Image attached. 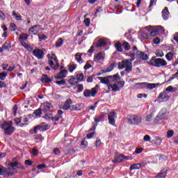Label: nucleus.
<instances>
[{
  "label": "nucleus",
  "instance_id": "1",
  "mask_svg": "<svg viewBox=\"0 0 178 178\" xmlns=\"http://www.w3.org/2000/svg\"><path fill=\"white\" fill-rule=\"evenodd\" d=\"M119 74H115L113 76H107L106 77L98 76V80H100L102 84H106L109 91L116 92L120 91V88L118 86V80H120Z\"/></svg>",
  "mask_w": 178,
  "mask_h": 178
},
{
  "label": "nucleus",
  "instance_id": "2",
  "mask_svg": "<svg viewBox=\"0 0 178 178\" xmlns=\"http://www.w3.org/2000/svg\"><path fill=\"white\" fill-rule=\"evenodd\" d=\"M0 127L4 130V134L6 135L12 134L15 131V127H13V122L12 121H5L0 125Z\"/></svg>",
  "mask_w": 178,
  "mask_h": 178
},
{
  "label": "nucleus",
  "instance_id": "3",
  "mask_svg": "<svg viewBox=\"0 0 178 178\" xmlns=\"http://www.w3.org/2000/svg\"><path fill=\"white\" fill-rule=\"evenodd\" d=\"M148 64L151 66H154L155 67H162L166 66L168 63L163 58H155L154 57H152L148 62Z\"/></svg>",
  "mask_w": 178,
  "mask_h": 178
},
{
  "label": "nucleus",
  "instance_id": "4",
  "mask_svg": "<svg viewBox=\"0 0 178 178\" xmlns=\"http://www.w3.org/2000/svg\"><path fill=\"white\" fill-rule=\"evenodd\" d=\"M118 67L121 70L125 68V72L130 73V72L133 70V64L131 63V61L129 60H122L121 63H118Z\"/></svg>",
  "mask_w": 178,
  "mask_h": 178
},
{
  "label": "nucleus",
  "instance_id": "5",
  "mask_svg": "<svg viewBox=\"0 0 178 178\" xmlns=\"http://www.w3.org/2000/svg\"><path fill=\"white\" fill-rule=\"evenodd\" d=\"M49 129V125L42 123L35 126L33 129L29 131V133L30 134H37V133H38V130H40V131H47V130Z\"/></svg>",
  "mask_w": 178,
  "mask_h": 178
},
{
  "label": "nucleus",
  "instance_id": "6",
  "mask_svg": "<svg viewBox=\"0 0 178 178\" xmlns=\"http://www.w3.org/2000/svg\"><path fill=\"white\" fill-rule=\"evenodd\" d=\"M145 29L146 30H148V31H150V35L152 37L158 35V34H163V33H165V29H163V26H156L152 31L148 29V27H145Z\"/></svg>",
  "mask_w": 178,
  "mask_h": 178
},
{
  "label": "nucleus",
  "instance_id": "7",
  "mask_svg": "<svg viewBox=\"0 0 178 178\" xmlns=\"http://www.w3.org/2000/svg\"><path fill=\"white\" fill-rule=\"evenodd\" d=\"M98 85H96L95 88H92V90L86 89L83 92V95L86 98H88L89 97H95L97 92H98Z\"/></svg>",
  "mask_w": 178,
  "mask_h": 178
},
{
  "label": "nucleus",
  "instance_id": "8",
  "mask_svg": "<svg viewBox=\"0 0 178 178\" xmlns=\"http://www.w3.org/2000/svg\"><path fill=\"white\" fill-rule=\"evenodd\" d=\"M141 116L138 115H131L128 118V122L131 124H138L139 123H141Z\"/></svg>",
  "mask_w": 178,
  "mask_h": 178
},
{
  "label": "nucleus",
  "instance_id": "9",
  "mask_svg": "<svg viewBox=\"0 0 178 178\" xmlns=\"http://www.w3.org/2000/svg\"><path fill=\"white\" fill-rule=\"evenodd\" d=\"M136 86H138L140 87V88H148L149 90H153V88H155V87L158 86V83H148L147 82H143L138 83H136Z\"/></svg>",
  "mask_w": 178,
  "mask_h": 178
},
{
  "label": "nucleus",
  "instance_id": "10",
  "mask_svg": "<svg viewBox=\"0 0 178 178\" xmlns=\"http://www.w3.org/2000/svg\"><path fill=\"white\" fill-rule=\"evenodd\" d=\"M32 54L37 59H44V51L42 49H38V47H36L33 51H32Z\"/></svg>",
  "mask_w": 178,
  "mask_h": 178
},
{
  "label": "nucleus",
  "instance_id": "11",
  "mask_svg": "<svg viewBox=\"0 0 178 178\" xmlns=\"http://www.w3.org/2000/svg\"><path fill=\"white\" fill-rule=\"evenodd\" d=\"M116 118V113L115 111L110 112L108 117L109 124H111V126H116V124H115L116 122V121L115 120Z\"/></svg>",
  "mask_w": 178,
  "mask_h": 178
},
{
  "label": "nucleus",
  "instance_id": "12",
  "mask_svg": "<svg viewBox=\"0 0 178 178\" xmlns=\"http://www.w3.org/2000/svg\"><path fill=\"white\" fill-rule=\"evenodd\" d=\"M129 158L124 154H118L115 156V159L112 161L113 163H119L123 162V161H127Z\"/></svg>",
  "mask_w": 178,
  "mask_h": 178
},
{
  "label": "nucleus",
  "instance_id": "13",
  "mask_svg": "<svg viewBox=\"0 0 178 178\" xmlns=\"http://www.w3.org/2000/svg\"><path fill=\"white\" fill-rule=\"evenodd\" d=\"M66 76H67V70H61L58 74L54 75V79L56 80H62L65 79Z\"/></svg>",
  "mask_w": 178,
  "mask_h": 178
},
{
  "label": "nucleus",
  "instance_id": "14",
  "mask_svg": "<svg viewBox=\"0 0 178 178\" xmlns=\"http://www.w3.org/2000/svg\"><path fill=\"white\" fill-rule=\"evenodd\" d=\"M136 58L138 62L141 60H147L148 59V55L144 52L136 53Z\"/></svg>",
  "mask_w": 178,
  "mask_h": 178
},
{
  "label": "nucleus",
  "instance_id": "15",
  "mask_svg": "<svg viewBox=\"0 0 178 178\" xmlns=\"http://www.w3.org/2000/svg\"><path fill=\"white\" fill-rule=\"evenodd\" d=\"M15 172H12L8 170L5 167L0 165V176H4V175H8V176H13Z\"/></svg>",
  "mask_w": 178,
  "mask_h": 178
},
{
  "label": "nucleus",
  "instance_id": "16",
  "mask_svg": "<svg viewBox=\"0 0 178 178\" xmlns=\"http://www.w3.org/2000/svg\"><path fill=\"white\" fill-rule=\"evenodd\" d=\"M105 59V53L99 52L94 56L95 62H101Z\"/></svg>",
  "mask_w": 178,
  "mask_h": 178
},
{
  "label": "nucleus",
  "instance_id": "17",
  "mask_svg": "<svg viewBox=\"0 0 178 178\" xmlns=\"http://www.w3.org/2000/svg\"><path fill=\"white\" fill-rule=\"evenodd\" d=\"M170 13H169V9L168 7H165L164 9L162 10V17L163 20H168L169 19V16Z\"/></svg>",
  "mask_w": 178,
  "mask_h": 178
},
{
  "label": "nucleus",
  "instance_id": "18",
  "mask_svg": "<svg viewBox=\"0 0 178 178\" xmlns=\"http://www.w3.org/2000/svg\"><path fill=\"white\" fill-rule=\"evenodd\" d=\"M165 116H166V113H163L162 111H161L155 118L154 123H158L159 121L165 119Z\"/></svg>",
  "mask_w": 178,
  "mask_h": 178
},
{
  "label": "nucleus",
  "instance_id": "19",
  "mask_svg": "<svg viewBox=\"0 0 178 178\" xmlns=\"http://www.w3.org/2000/svg\"><path fill=\"white\" fill-rule=\"evenodd\" d=\"M72 99H69L65 102L63 107L60 108V109H63L64 111H67V109H70V108L72 107V106H70V105H72Z\"/></svg>",
  "mask_w": 178,
  "mask_h": 178
},
{
  "label": "nucleus",
  "instance_id": "20",
  "mask_svg": "<svg viewBox=\"0 0 178 178\" xmlns=\"http://www.w3.org/2000/svg\"><path fill=\"white\" fill-rule=\"evenodd\" d=\"M83 107L84 105L83 104L72 105L70 107V111H82V109H83Z\"/></svg>",
  "mask_w": 178,
  "mask_h": 178
},
{
  "label": "nucleus",
  "instance_id": "21",
  "mask_svg": "<svg viewBox=\"0 0 178 178\" xmlns=\"http://www.w3.org/2000/svg\"><path fill=\"white\" fill-rule=\"evenodd\" d=\"M169 95L166 94V92H161L159 95V99H161V101H168L169 99Z\"/></svg>",
  "mask_w": 178,
  "mask_h": 178
},
{
  "label": "nucleus",
  "instance_id": "22",
  "mask_svg": "<svg viewBox=\"0 0 178 178\" xmlns=\"http://www.w3.org/2000/svg\"><path fill=\"white\" fill-rule=\"evenodd\" d=\"M40 81L42 83H51L52 79L49 78L47 74H43Z\"/></svg>",
  "mask_w": 178,
  "mask_h": 178
},
{
  "label": "nucleus",
  "instance_id": "23",
  "mask_svg": "<svg viewBox=\"0 0 178 178\" xmlns=\"http://www.w3.org/2000/svg\"><path fill=\"white\" fill-rule=\"evenodd\" d=\"M76 79L78 81H83L84 80V74L81 72H76Z\"/></svg>",
  "mask_w": 178,
  "mask_h": 178
},
{
  "label": "nucleus",
  "instance_id": "24",
  "mask_svg": "<svg viewBox=\"0 0 178 178\" xmlns=\"http://www.w3.org/2000/svg\"><path fill=\"white\" fill-rule=\"evenodd\" d=\"M75 60L78 62V63H81L83 62V59L81 58V56H83V54L78 52L75 54Z\"/></svg>",
  "mask_w": 178,
  "mask_h": 178
},
{
  "label": "nucleus",
  "instance_id": "25",
  "mask_svg": "<svg viewBox=\"0 0 178 178\" xmlns=\"http://www.w3.org/2000/svg\"><path fill=\"white\" fill-rule=\"evenodd\" d=\"M51 108H52V104L49 103H44L43 104V112H48Z\"/></svg>",
  "mask_w": 178,
  "mask_h": 178
},
{
  "label": "nucleus",
  "instance_id": "26",
  "mask_svg": "<svg viewBox=\"0 0 178 178\" xmlns=\"http://www.w3.org/2000/svg\"><path fill=\"white\" fill-rule=\"evenodd\" d=\"M106 45V41L104 39H99L97 44V48H101L102 47H105Z\"/></svg>",
  "mask_w": 178,
  "mask_h": 178
},
{
  "label": "nucleus",
  "instance_id": "27",
  "mask_svg": "<svg viewBox=\"0 0 178 178\" xmlns=\"http://www.w3.org/2000/svg\"><path fill=\"white\" fill-rule=\"evenodd\" d=\"M137 169H141V164L140 163H135L130 166V170H136Z\"/></svg>",
  "mask_w": 178,
  "mask_h": 178
},
{
  "label": "nucleus",
  "instance_id": "28",
  "mask_svg": "<svg viewBox=\"0 0 178 178\" xmlns=\"http://www.w3.org/2000/svg\"><path fill=\"white\" fill-rule=\"evenodd\" d=\"M29 40V34L27 33H21L19 35V41H27Z\"/></svg>",
  "mask_w": 178,
  "mask_h": 178
},
{
  "label": "nucleus",
  "instance_id": "29",
  "mask_svg": "<svg viewBox=\"0 0 178 178\" xmlns=\"http://www.w3.org/2000/svg\"><path fill=\"white\" fill-rule=\"evenodd\" d=\"M68 69H69V72L70 73H73V72H74V70H76V69H77V65L76 64H72V63H70L69 65H68Z\"/></svg>",
  "mask_w": 178,
  "mask_h": 178
},
{
  "label": "nucleus",
  "instance_id": "30",
  "mask_svg": "<svg viewBox=\"0 0 178 178\" xmlns=\"http://www.w3.org/2000/svg\"><path fill=\"white\" fill-rule=\"evenodd\" d=\"M68 83L71 86H76V84H77L79 81H77V79L76 77H72L69 79Z\"/></svg>",
  "mask_w": 178,
  "mask_h": 178
},
{
  "label": "nucleus",
  "instance_id": "31",
  "mask_svg": "<svg viewBox=\"0 0 178 178\" xmlns=\"http://www.w3.org/2000/svg\"><path fill=\"white\" fill-rule=\"evenodd\" d=\"M113 70V64H111L106 69L102 70V73H109V72H112Z\"/></svg>",
  "mask_w": 178,
  "mask_h": 178
},
{
  "label": "nucleus",
  "instance_id": "32",
  "mask_svg": "<svg viewBox=\"0 0 178 178\" xmlns=\"http://www.w3.org/2000/svg\"><path fill=\"white\" fill-rule=\"evenodd\" d=\"M19 163L18 162H11L9 163V166L12 168V169L8 168L9 170H13L15 171V168H17L19 166Z\"/></svg>",
  "mask_w": 178,
  "mask_h": 178
},
{
  "label": "nucleus",
  "instance_id": "33",
  "mask_svg": "<svg viewBox=\"0 0 178 178\" xmlns=\"http://www.w3.org/2000/svg\"><path fill=\"white\" fill-rule=\"evenodd\" d=\"M124 37H126V38H127L129 41H131L132 42L133 41H134V39L131 38V30H129L127 33H125Z\"/></svg>",
  "mask_w": 178,
  "mask_h": 178
},
{
  "label": "nucleus",
  "instance_id": "34",
  "mask_svg": "<svg viewBox=\"0 0 178 178\" xmlns=\"http://www.w3.org/2000/svg\"><path fill=\"white\" fill-rule=\"evenodd\" d=\"M63 45V39L62 38H60L56 42V48H60Z\"/></svg>",
  "mask_w": 178,
  "mask_h": 178
},
{
  "label": "nucleus",
  "instance_id": "35",
  "mask_svg": "<svg viewBox=\"0 0 178 178\" xmlns=\"http://www.w3.org/2000/svg\"><path fill=\"white\" fill-rule=\"evenodd\" d=\"M140 40H148V33L144 31H140Z\"/></svg>",
  "mask_w": 178,
  "mask_h": 178
},
{
  "label": "nucleus",
  "instance_id": "36",
  "mask_svg": "<svg viewBox=\"0 0 178 178\" xmlns=\"http://www.w3.org/2000/svg\"><path fill=\"white\" fill-rule=\"evenodd\" d=\"M115 47L116 48L118 52H123V49L122 48V43L117 42L115 44Z\"/></svg>",
  "mask_w": 178,
  "mask_h": 178
},
{
  "label": "nucleus",
  "instance_id": "37",
  "mask_svg": "<svg viewBox=\"0 0 178 178\" xmlns=\"http://www.w3.org/2000/svg\"><path fill=\"white\" fill-rule=\"evenodd\" d=\"M166 175H168V172L167 171H163V172H159L156 175V178H165Z\"/></svg>",
  "mask_w": 178,
  "mask_h": 178
},
{
  "label": "nucleus",
  "instance_id": "38",
  "mask_svg": "<svg viewBox=\"0 0 178 178\" xmlns=\"http://www.w3.org/2000/svg\"><path fill=\"white\" fill-rule=\"evenodd\" d=\"M13 16L15 17V20H22V15L19 13H16L15 11H13Z\"/></svg>",
  "mask_w": 178,
  "mask_h": 178
},
{
  "label": "nucleus",
  "instance_id": "39",
  "mask_svg": "<svg viewBox=\"0 0 178 178\" xmlns=\"http://www.w3.org/2000/svg\"><path fill=\"white\" fill-rule=\"evenodd\" d=\"M2 47L4 49L9 50L10 48H12V46L10 45V42H6L3 45Z\"/></svg>",
  "mask_w": 178,
  "mask_h": 178
},
{
  "label": "nucleus",
  "instance_id": "40",
  "mask_svg": "<svg viewBox=\"0 0 178 178\" xmlns=\"http://www.w3.org/2000/svg\"><path fill=\"white\" fill-rule=\"evenodd\" d=\"M56 84H57V86H65L66 84V79H61L60 81H56L55 82Z\"/></svg>",
  "mask_w": 178,
  "mask_h": 178
},
{
  "label": "nucleus",
  "instance_id": "41",
  "mask_svg": "<svg viewBox=\"0 0 178 178\" xmlns=\"http://www.w3.org/2000/svg\"><path fill=\"white\" fill-rule=\"evenodd\" d=\"M37 27H40V25H35L30 28L29 30V34H33V33H35V30L37 29Z\"/></svg>",
  "mask_w": 178,
  "mask_h": 178
},
{
  "label": "nucleus",
  "instance_id": "42",
  "mask_svg": "<svg viewBox=\"0 0 178 178\" xmlns=\"http://www.w3.org/2000/svg\"><path fill=\"white\" fill-rule=\"evenodd\" d=\"M122 47L125 51H130V44L127 42H124L122 43Z\"/></svg>",
  "mask_w": 178,
  "mask_h": 178
},
{
  "label": "nucleus",
  "instance_id": "43",
  "mask_svg": "<svg viewBox=\"0 0 178 178\" xmlns=\"http://www.w3.org/2000/svg\"><path fill=\"white\" fill-rule=\"evenodd\" d=\"M33 113H34V115H35L36 117L41 118V115L42 114V111H41L40 108H38V110H35Z\"/></svg>",
  "mask_w": 178,
  "mask_h": 178
},
{
  "label": "nucleus",
  "instance_id": "44",
  "mask_svg": "<svg viewBox=\"0 0 178 178\" xmlns=\"http://www.w3.org/2000/svg\"><path fill=\"white\" fill-rule=\"evenodd\" d=\"M6 76H8V72H0V80H5V79H6Z\"/></svg>",
  "mask_w": 178,
  "mask_h": 178
},
{
  "label": "nucleus",
  "instance_id": "45",
  "mask_svg": "<svg viewBox=\"0 0 178 178\" xmlns=\"http://www.w3.org/2000/svg\"><path fill=\"white\" fill-rule=\"evenodd\" d=\"M44 119L46 120H53L54 115H52V113L46 114L45 116H44Z\"/></svg>",
  "mask_w": 178,
  "mask_h": 178
},
{
  "label": "nucleus",
  "instance_id": "46",
  "mask_svg": "<svg viewBox=\"0 0 178 178\" xmlns=\"http://www.w3.org/2000/svg\"><path fill=\"white\" fill-rule=\"evenodd\" d=\"M165 58L168 60H172V59H173V53L172 52H168L166 55H165Z\"/></svg>",
  "mask_w": 178,
  "mask_h": 178
},
{
  "label": "nucleus",
  "instance_id": "47",
  "mask_svg": "<svg viewBox=\"0 0 178 178\" xmlns=\"http://www.w3.org/2000/svg\"><path fill=\"white\" fill-rule=\"evenodd\" d=\"M91 63H92V62H91V61H88V62L86 63V64L84 65L83 69H84L85 70H88V69H90V67H92V65H91Z\"/></svg>",
  "mask_w": 178,
  "mask_h": 178
},
{
  "label": "nucleus",
  "instance_id": "48",
  "mask_svg": "<svg viewBox=\"0 0 178 178\" xmlns=\"http://www.w3.org/2000/svg\"><path fill=\"white\" fill-rule=\"evenodd\" d=\"M128 56H130V58H131L130 61L133 62V60H134V59H136V53H133V52L130 51L128 54Z\"/></svg>",
  "mask_w": 178,
  "mask_h": 178
},
{
  "label": "nucleus",
  "instance_id": "49",
  "mask_svg": "<svg viewBox=\"0 0 178 178\" xmlns=\"http://www.w3.org/2000/svg\"><path fill=\"white\" fill-rule=\"evenodd\" d=\"M174 134H175V131L173 130H169L167 132V138H171V137H173Z\"/></svg>",
  "mask_w": 178,
  "mask_h": 178
},
{
  "label": "nucleus",
  "instance_id": "50",
  "mask_svg": "<svg viewBox=\"0 0 178 178\" xmlns=\"http://www.w3.org/2000/svg\"><path fill=\"white\" fill-rule=\"evenodd\" d=\"M152 121V113L147 114L145 118V122Z\"/></svg>",
  "mask_w": 178,
  "mask_h": 178
},
{
  "label": "nucleus",
  "instance_id": "51",
  "mask_svg": "<svg viewBox=\"0 0 178 178\" xmlns=\"http://www.w3.org/2000/svg\"><path fill=\"white\" fill-rule=\"evenodd\" d=\"M10 29L11 31H16V29H17V26L15 24V23H11L10 25Z\"/></svg>",
  "mask_w": 178,
  "mask_h": 178
},
{
  "label": "nucleus",
  "instance_id": "52",
  "mask_svg": "<svg viewBox=\"0 0 178 178\" xmlns=\"http://www.w3.org/2000/svg\"><path fill=\"white\" fill-rule=\"evenodd\" d=\"M38 37H39L40 41L47 40V38H48V37H47V35H45L44 34H40V35H38Z\"/></svg>",
  "mask_w": 178,
  "mask_h": 178
},
{
  "label": "nucleus",
  "instance_id": "53",
  "mask_svg": "<svg viewBox=\"0 0 178 178\" xmlns=\"http://www.w3.org/2000/svg\"><path fill=\"white\" fill-rule=\"evenodd\" d=\"M28 52H33L34 51V48L31 47L30 44L26 46V48H25Z\"/></svg>",
  "mask_w": 178,
  "mask_h": 178
},
{
  "label": "nucleus",
  "instance_id": "54",
  "mask_svg": "<svg viewBox=\"0 0 178 178\" xmlns=\"http://www.w3.org/2000/svg\"><path fill=\"white\" fill-rule=\"evenodd\" d=\"M77 88H78L77 92H81V91H83V90H84V86H83L82 84H79V85L77 86Z\"/></svg>",
  "mask_w": 178,
  "mask_h": 178
},
{
  "label": "nucleus",
  "instance_id": "55",
  "mask_svg": "<svg viewBox=\"0 0 178 178\" xmlns=\"http://www.w3.org/2000/svg\"><path fill=\"white\" fill-rule=\"evenodd\" d=\"M155 5H156V0H150L149 8H152V6H155Z\"/></svg>",
  "mask_w": 178,
  "mask_h": 178
},
{
  "label": "nucleus",
  "instance_id": "56",
  "mask_svg": "<svg viewBox=\"0 0 178 178\" xmlns=\"http://www.w3.org/2000/svg\"><path fill=\"white\" fill-rule=\"evenodd\" d=\"M62 119V115H57L55 117H53V122H58L59 120Z\"/></svg>",
  "mask_w": 178,
  "mask_h": 178
},
{
  "label": "nucleus",
  "instance_id": "57",
  "mask_svg": "<svg viewBox=\"0 0 178 178\" xmlns=\"http://www.w3.org/2000/svg\"><path fill=\"white\" fill-rule=\"evenodd\" d=\"M165 91H168V92H175L176 90L173 89V87L172 86H168L166 89Z\"/></svg>",
  "mask_w": 178,
  "mask_h": 178
},
{
  "label": "nucleus",
  "instance_id": "58",
  "mask_svg": "<svg viewBox=\"0 0 178 178\" xmlns=\"http://www.w3.org/2000/svg\"><path fill=\"white\" fill-rule=\"evenodd\" d=\"M118 80H120V79H117L118 86H120V88L124 87V81H118Z\"/></svg>",
  "mask_w": 178,
  "mask_h": 178
},
{
  "label": "nucleus",
  "instance_id": "59",
  "mask_svg": "<svg viewBox=\"0 0 178 178\" xmlns=\"http://www.w3.org/2000/svg\"><path fill=\"white\" fill-rule=\"evenodd\" d=\"M6 17V16L5 15V13L0 10V20H5Z\"/></svg>",
  "mask_w": 178,
  "mask_h": 178
},
{
  "label": "nucleus",
  "instance_id": "60",
  "mask_svg": "<svg viewBox=\"0 0 178 178\" xmlns=\"http://www.w3.org/2000/svg\"><path fill=\"white\" fill-rule=\"evenodd\" d=\"M94 120L96 123H99V122H101L102 120V116L95 117L94 118Z\"/></svg>",
  "mask_w": 178,
  "mask_h": 178
},
{
  "label": "nucleus",
  "instance_id": "61",
  "mask_svg": "<svg viewBox=\"0 0 178 178\" xmlns=\"http://www.w3.org/2000/svg\"><path fill=\"white\" fill-rule=\"evenodd\" d=\"M98 104V102H95L94 106H90L88 108V110L90 111H95V108H97V104Z\"/></svg>",
  "mask_w": 178,
  "mask_h": 178
},
{
  "label": "nucleus",
  "instance_id": "62",
  "mask_svg": "<svg viewBox=\"0 0 178 178\" xmlns=\"http://www.w3.org/2000/svg\"><path fill=\"white\" fill-rule=\"evenodd\" d=\"M55 65L53 67L54 70H58L59 69V61L55 63Z\"/></svg>",
  "mask_w": 178,
  "mask_h": 178
},
{
  "label": "nucleus",
  "instance_id": "63",
  "mask_svg": "<svg viewBox=\"0 0 178 178\" xmlns=\"http://www.w3.org/2000/svg\"><path fill=\"white\" fill-rule=\"evenodd\" d=\"M0 88H6V83L2 81H0Z\"/></svg>",
  "mask_w": 178,
  "mask_h": 178
},
{
  "label": "nucleus",
  "instance_id": "64",
  "mask_svg": "<svg viewBox=\"0 0 178 178\" xmlns=\"http://www.w3.org/2000/svg\"><path fill=\"white\" fill-rule=\"evenodd\" d=\"M153 42L154 44H159V42H161V39H159V38H155L153 40Z\"/></svg>",
  "mask_w": 178,
  "mask_h": 178
}]
</instances>
